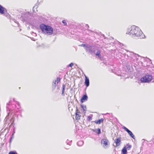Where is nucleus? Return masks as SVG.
Returning <instances> with one entry per match:
<instances>
[{"instance_id": "1", "label": "nucleus", "mask_w": 154, "mask_h": 154, "mask_svg": "<svg viewBox=\"0 0 154 154\" xmlns=\"http://www.w3.org/2000/svg\"><path fill=\"white\" fill-rule=\"evenodd\" d=\"M126 34L131 35L133 37H137V38H143L145 36L140 28L135 26H131L128 29Z\"/></svg>"}, {"instance_id": "2", "label": "nucleus", "mask_w": 154, "mask_h": 154, "mask_svg": "<svg viewBox=\"0 0 154 154\" xmlns=\"http://www.w3.org/2000/svg\"><path fill=\"white\" fill-rule=\"evenodd\" d=\"M40 28L43 33L45 34H48L49 35L53 34V29L51 26L42 24L40 25Z\"/></svg>"}, {"instance_id": "3", "label": "nucleus", "mask_w": 154, "mask_h": 154, "mask_svg": "<svg viewBox=\"0 0 154 154\" xmlns=\"http://www.w3.org/2000/svg\"><path fill=\"white\" fill-rule=\"evenodd\" d=\"M97 49V47L95 46L88 44L87 46L86 51L91 54H95Z\"/></svg>"}, {"instance_id": "4", "label": "nucleus", "mask_w": 154, "mask_h": 154, "mask_svg": "<svg viewBox=\"0 0 154 154\" xmlns=\"http://www.w3.org/2000/svg\"><path fill=\"white\" fill-rule=\"evenodd\" d=\"M153 79V77L149 75H146L140 79L142 83H148Z\"/></svg>"}, {"instance_id": "5", "label": "nucleus", "mask_w": 154, "mask_h": 154, "mask_svg": "<svg viewBox=\"0 0 154 154\" xmlns=\"http://www.w3.org/2000/svg\"><path fill=\"white\" fill-rule=\"evenodd\" d=\"M122 128L126 132H127L132 138L133 139H135V136L131 131L129 130L128 128H127L125 126H123Z\"/></svg>"}, {"instance_id": "6", "label": "nucleus", "mask_w": 154, "mask_h": 154, "mask_svg": "<svg viewBox=\"0 0 154 154\" xmlns=\"http://www.w3.org/2000/svg\"><path fill=\"white\" fill-rule=\"evenodd\" d=\"M88 96L86 94H84L80 100V102L82 103L83 102L87 101L88 100Z\"/></svg>"}, {"instance_id": "7", "label": "nucleus", "mask_w": 154, "mask_h": 154, "mask_svg": "<svg viewBox=\"0 0 154 154\" xmlns=\"http://www.w3.org/2000/svg\"><path fill=\"white\" fill-rule=\"evenodd\" d=\"M30 15V14L29 12H26V13L23 14L21 17H23V19L24 20H26L28 19V17H29Z\"/></svg>"}, {"instance_id": "8", "label": "nucleus", "mask_w": 154, "mask_h": 154, "mask_svg": "<svg viewBox=\"0 0 154 154\" xmlns=\"http://www.w3.org/2000/svg\"><path fill=\"white\" fill-rule=\"evenodd\" d=\"M80 112L79 111L78 109L76 107V109L75 113V119L76 120H79L81 116L80 115Z\"/></svg>"}, {"instance_id": "9", "label": "nucleus", "mask_w": 154, "mask_h": 154, "mask_svg": "<svg viewBox=\"0 0 154 154\" xmlns=\"http://www.w3.org/2000/svg\"><path fill=\"white\" fill-rule=\"evenodd\" d=\"M108 140L106 139H103L101 140V143L104 145V146L107 147L108 145Z\"/></svg>"}, {"instance_id": "10", "label": "nucleus", "mask_w": 154, "mask_h": 154, "mask_svg": "<svg viewBox=\"0 0 154 154\" xmlns=\"http://www.w3.org/2000/svg\"><path fill=\"white\" fill-rule=\"evenodd\" d=\"M85 84L87 87L89 85V78L85 76Z\"/></svg>"}, {"instance_id": "11", "label": "nucleus", "mask_w": 154, "mask_h": 154, "mask_svg": "<svg viewBox=\"0 0 154 154\" xmlns=\"http://www.w3.org/2000/svg\"><path fill=\"white\" fill-rule=\"evenodd\" d=\"M5 11H7L6 9L1 5H0V14H4L5 13Z\"/></svg>"}, {"instance_id": "12", "label": "nucleus", "mask_w": 154, "mask_h": 154, "mask_svg": "<svg viewBox=\"0 0 154 154\" xmlns=\"http://www.w3.org/2000/svg\"><path fill=\"white\" fill-rule=\"evenodd\" d=\"M117 146H119L121 143V138L119 137L115 139V141Z\"/></svg>"}, {"instance_id": "13", "label": "nucleus", "mask_w": 154, "mask_h": 154, "mask_svg": "<svg viewBox=\"0 0 154 154\" xmlns=\"http://www.w3.org/2000/svg\"><path fill=\"white\" fill-rule=\"evenodd\" d=\"M121 152L122 154H127V150L126 146L124 147L122 150Z\"/></svg>"}, {"instance_id": "14", "label": "nucleus", "mask_w": 154, "mask_h": 154, "mask_svg": "<svg viewBox=\"0 0 154 154\" xmlns=\"http://www.w3.org/2000/svg\"><path fill=\"white\" fill-rule=\"evenodd\" d=\"M96 50H97V52L96 53H95V54L96 55L98 56V57H99L100 59H101L102 58V57L100 54V50H98L97 48V49Z\"/></svg>"}, {"instance_id": "15", "label": "nucleus", "mask_w": 154, "mask_h": 154, "mask_svg": "<svg viewBox=\"0 0 154 154\" xmlns=\"http://www.w3.org/2000/svg\"><path fill=\"white\" fill-rule=\"evenodd\" d=\"M80 106L83 110V112L85 113L86 111L87 107L86 106L84 105L83 104H81L80 105Z\"/></svg>"}, {"instance_id": "16", "label": "nucleus", "mask_w": 154, "mask_h": 154, "mask_svg": "<svg viewBox=\"0 0 154 154\" xmlns=\"http://www.w3.org/2000/svg\"><path fill=\"white\" fill-rule=\"evenodd\" d=\"M104 119L103 118L99 119L97 120H95L94 122L96 124H100L101 122H103Z\"/></svg>"}, {"instance_id": "17", "label": "nucleus", "mask_w": 154, "mask_h": 154, "mask_svg": "<svg viewBox=\"0 0 154 154\" xmlns=\"http://www.w3.org/2000/svg\"><path fill=\"white\" fill-rule=\"evenodd\" d=\"M56 80H53V82H52V89L53 90H54L56 88Z\"/></svg>"}, {"instance_id": "18", "label": "nucleus", "mask_w": 154, "mask_h": 154, "mask_svg": "<svg viewBox=\"0 0 154 154\" xmlns=\"http://www.w3.org/2000/svg\"><path fill=\"white\" fill-rule=\"evenodd\" d=\"M84 144V141L83 140H80L77 143V145L78 146H81Z\"/></svg>"}, {"instance_id": "19", "label": "nucleus", "mask_w": 154, "mask_h": 154, "mask_svg": "<svg viewBox=\"0 0 154 154\" xmlns=\"http://www.w3.org/2000/svg\"><path fill=\"white\" fill-rule=\"evenodd\" d=\"M96 131H95V130H93V131L94 132H95L96 133H97L98 134H100L101 133V129L100 128H98L97 129H96Z\"/></svg>"}, {"instance_id": "20", "label": "nucleus", "mask_w": 154, "mask_h": 154, "mask_svg": "<svg viewBox=\"0 0 154 154\" xmlns=\"http://www.w3.org/2000/svg\"><path fill=\"white\" fill-rule=\"evenodd\" d=\"M129 53H130V54L131 55H132V56H135V57H136L137 56H138V57H141V56H140L138 54H135V53H134V52H129Z\"/></svg>"}, {"instance_id": "21", "label": "nucleus", "mask_w": 154, "mask_h": 154, "mask_svg": "<svg viewBox=\"0 0 154 154\" xmlns=\"http://www.w3.org/2000/svg\"><path fill=\"white\" fill-rule=\"evenodd\" d=\"M65 85H64V84H63V86H62L63 89H62V96H64V95H65L64 93V91H65Z\"/></svg>"}, {"instance_id": "22", "label": "nucleus", "mask_w": 154, "mask_h": 154, "mask_svg": "<svg viewBox=\"0 0 154 154\" xmlns=\"http://www.w3.org/2000/svg\"><path fill=\"white\" fill-rule=\"evenodd\" d=\"M14 132L11 135V137L10 138V141H9L10 144H11V142H12V140H13V139L14 138Z\"/></svg>"}, {"instance_id": "23", "label": "nucleus", "mask_w": 154, "mask_h": 154, "mask_svg": "<svg viewBox=\"0 0 154 154\" xmlns=\"http://www.w3.org/2000/svg\"><path fill=\"white\" fill-rule=\"evenodd\" d=\"M126 146H127V147H126L127 149L128 150H130L132 147V146L131 145H130L129 143L127 144Z\"/></svg>"}, {"instance_id": "24", "label": "nucleus", "mask_w": 154, "mask_h": 154, "mask_svg": "<svg viewBox=\"0 0 154 154\" xmlns=\"http://www.w3.org/2000/svg\"><path fill=\"white\" fill-rule=\"evenodd\" d=\"M38 7V6L37 5H35L33 7V8H32V10H33V12L34 13L36 12L35 11V9H37V8Z\"/></svg>"}, {"instance_id": "25", "label": "nucleus", "mask_w": 154, "mask_h": 154, "mask_svg": "<svg viewBox=\"0 0 154 154\" xmlns=\"http://www.w3.org/2000/svg\"><path fill=\"white\" fill-rule=\"evenodd\" d=\"M88 44L86 45L85 44H82L80 45V46L85 47V50H86L87 48V46H88Z\"/></svg>"}, {"instance_id": "26", "label": "nucleus", "mask_w": 154, "mask_h": 154, "mask_svg": "<svg viewBox=\"0 0 154 154\" xmlns=\"http://www.w3.org/2000/svg\"><path fill=\"white\" fill-rule=\"evenodd\" d=\"M8 154H18L17 152L14 151H10Z\"/></svg>"}, {"instance_id": "27", "label": "nucleus", "mask_w": 154, "mask_h": 154, "mask_svg": "<svg viewBox=\"0 0 154 154\" xmlns=\"http://www.w3.org/2000/svg\"><path fill=\"white\" fill-rule=\"evenodd\" d=\"M14 117H12L10 119L11 122L12 121L11 124V125H12L14 122Z\"/></svg>"}, {"instance_id": "28", "label": "nucleus", "mask_w": 154, "mask_h": 154, "mask_svg": "<svg viewBox=\"0 0 154 154\" xmlns=\"http://www.w3.org/2000/svg\"><path fill=\"white\" fill-rule=\"evenodd\" d=\"M72 141H69V140H67L66 141V143H67V145H68L69 146H70L71 144V142Z\"/></svg>"}, {"instance_id": "29", "label": "nucleus", "mask_w": 154, "mask_h": 154, "mask_svg": "<svg viewBox=\"0 0 154 154\" xmlns=\"http://www.w3.org/2000/svg\"><path fill=\"white\" fill-rule=\"evenodd\" d=\"M9 113H8V115L6 116V117L5 118V120H4V121H5V122H6V121L9 118Z\"/></svg>"}, {"instance_id": "30", "label": "nucleus", "mask_w": 154, "mask_h": 154, "mask_svg": "<svg viewBox=\"0 0 154 154\" xmlns=\"http://www.w3.org/2000/svg\"><path fill=\"white\" fill-rule=\"evenodd\" d=\"M92 118L90 116H88V117L87 120H88V121H91V120H92Z\"/></svg>"}, {"instance_id": "31", "label": "nucleus", "mask_w": 154, "mask_h": 154, "mask_svg": "<svg viewBox=\"0 0 154 154\" xmlns=\"http://www.w3.org/2000/svg\"><path fill=\"white\" fill-rule=\"evenodd\" d=\"M60 79L59 77H57V80H56V82H57V83H58L59 82H60Z\"/></svg>"}, {"instance_id": "32", "label": "nucleus", "mask_w": 154, "mask_h": 154, "mask_svg": "<svg viewBox=\"0 0 154 154\" xmlns=\"http://www.w3.org/2000/svg\"><path fill=\"white\" fill-rule=\"evenodd\" d=\"M62 22L63 23L64 25V26H66L67 25V23L66 21L65 20H63L62 21Z\"/></svg>"}, {"instance_id": "33", "label": "nucleus", "mask_w": 154, "mask_h": 154, "mask_svg": "<svg viewBox=\"0 0 154 154\" xmlns=\"http://www.w3.org/2000/svg\"><path fill=\"white\" fill-rule=\"evenodd\" d=\"M73 65V64L72 63H71L68 65V67H72Z\"/></svg>"}, {"instance_id": "34", "label": "nucleus", "mask_w": 154, "mask_h": 154, "mask_svg": "<svg viewBox=\"0 0 154 154\" xmlns=\"http://www.w3.org/2000/svg\"><path fill=\"white\" fill-rule=\"evenodd\" d=\"M9 104L8 103H7V106H6V107L7 109V110L9 109Z\"/></svg>"}, {"instance_id": "35", "label": "nucleus", "mask_w": 154, "mask_h": 154, "mask_svg": "<svg viewBox=\"0 0 154 154\" xmlns=\"http://www.w3.org/2000/svg\"><path fill=\"white\" fill-rule=\"evenodd\" d=\"M33 35L34 36H36L37 35V34L35 33L34 32H32Z\"/></svg>"}, {"instance_id": "36", "label": "nucleus", "mask_w": 154, "mask_h": 154, "mask_svg": "<svg viewBox=\"0 0 154 154\" xmlns=\"http://www.w3.org/2000/svg\"><path fill=\"white\" fill-rule=\"evenodd\" d=\"M85 27H87V28H88L89 27V26H88V25L87 24H86L85 25Z\"/></svg>"}, {"instance_id": "37", "label": "nucleus", "mask_w": 154, "mask_h": 154, "mask_svg": "<svg viewBox=\"0 0 154 154\" xmlns=\"http://www.w3.org/2000/svg\"><path fill=\"white\" fill-rule=\"evenodd\" d=\"M31 39H32V40L33 41H35V39L34 38H31Z\"/></svg>"}, {"instance_id": "38", "label": "nucleus", "mask_w": 154, "mask_h": 154, "mask_svg": "<svg viewBox=\"0 0 154 154\" xmlns=\"http://www.w3.org/2000/svg\"><path fill=\"white\" fill-rule=\"evenodd\" d=\"M145 140L144 139H142V141L143 142H144V141Z\"/></svg>"}, {"instance_id": "39", "label": "nucleus", "mask_w": 154, "mask_h": 154, "mask_svg": "<svg viewBox=\"0 0 154 154\" xmlns=\"http://www.w3.org/2000/svg\"><path fill=\"white\" fill-rule=\"evenodd\" d=\"M11 101H9V103H11Z\"/></svg>"}, {"instance_id": "40", "label": "nucleus", "mask_w": 154, "mask_h": 154, "mask_svg": "<svg viewBox=\"0 0 154 154\" xmlns=\"http://www.w3.org/2000/svg\"><path fill=\"white\" fill-rule=\"evenodd\" d=\"M17 103H17L18 104H19V103L18 102H17Z\"/></svg>"}, {"instance_id": "41", "label": "nucleus", "mask_w": 154, "mask_h": 154, "mask_svg": "<svg viewBox=\"0 0 154 154\" xmlns=\"http://www.w3.org/2000/svg\"><path fill=\"white\" fill-rule=\"evenodd\" d=\"M91 32H92V31H91V30H89Z\"/></svg>"}, {"instance_id": "42", "label": "nucleus", "mask_w": 154, "mask_h": 154, "mask_svg": "<svg viewBox=\"0 0 154 154\" xmlns=\"http://www.w3.org/2000/svg\"><path fill=\"white\" fill-rule=\"evenodd\" d=\"M13 100H14V99H13Z\"/></svg>"}]
</instances>
